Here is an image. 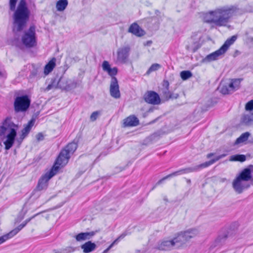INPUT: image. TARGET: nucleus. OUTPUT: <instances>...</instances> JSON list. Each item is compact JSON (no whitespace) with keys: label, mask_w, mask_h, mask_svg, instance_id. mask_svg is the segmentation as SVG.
<instances>
[{"label":"nucleus","mask_w":253,"mask_h":253,"mask_svg":"<svg viewBox=\"0 0 253 253\" xmlns=\"http://www.w3.org/2000/svg\"><path fill=\"white\" fill-rule=\"evenodd\" d=\"M12 237H13V236L12 235V234H11L10 232L6 234H5L0 237V245L5 242L9 239L11 238Z\"/></svg>","instance_id":"obj_40"},{"label":"nucleus","mask_w":253,"mask_h":253,"mask_svg":"<svg viewBox=\"0 0 253 253\" xmlns=\"http://www.w3.org/2000/svg\"><path fill=\"white\" fill-rule=\"evenodd\" d=\"M110 92L111 96L115 98L120 97L121 94L119 90V86L118 80L116 77L111 78Z\"/></svg>","instance_id":"obj_15"},{"label":"nucleus","mask_w":253,"mask_h":253,"mask_svg":"<svg viewBox=\"0 0 253 253\" xmlns=\"http://www.w3.org/2000/svg\"><path fill=\"white\" fill-rule=\"evenodd\" d=\"M56 62V59L55 57L52 58L47 63H55Z\"/></svg>","instance_id":"obj_50"},{"label":"nucleus","mask_w":253,"mask_h":253,"mask_svg":"<svg viewBox=\"0 0 253 253\" xmlns=\"http://www.w3.org/2000/svg\"><path fill=\"white\" fill-rule=\"evenodd\" d=\"M198 44L197 41H195L192 39H190L188 40V44L186 47L187 50L192 52H195L199 48Z\"/></svg>","instance_id":"obj_28"},{"label":"nucleus","mask_w":253,"mask_h":253,"mask_svg":"<svg viewBox=\"0 0 253 253\" xmlns=\"http://www.w3.org/2000/svg\"><path fill=\"white\" fill-rule=\"evenodd\" d=\"M35 120H31L22 130V136L25 137L30 131L35 123Z\"/></svg>","instance_id":"obj_29"},{"label":"nucleus","mask_w":253,"mask_h":253,"mask_svg":"<svg viewBox=\"0 0 253 253\" xmlns=\"http://www.w3.org/2000/svg\"><path fill=\"white\" fill-rule=\"evenodd\" d=\"M198 233L196 229H190L184 232H181L178 233L177 236L174 238L172 241L174 243V246L179 247L182 245L185 244L191 238H193Z\"/></svg>","instance_id":"obj_5"},{"label":"nucleus","mask_w":253,"mask_h":253,"mask_svg":"<svg viewBox=\"0 0 253 253\" xmlns=\"http://www.w3.org/2000/svg\"><path fill=\"white\" fill-rule=\"evenodd\" d=\"M241 180L249 182V181L252 179V171L249 168L244 169L237 176Z\"/></svg>","instance_id":"obj_22"},{"label":"nucleus","mask_w":253,"mask_h":253,"mask_svg":"<svg viewBox=\"0 0 253 253\" xmlns=\"http://www.w3.org/2000/svg\"><path fill=\"white\" fill-rule=\"evenodd\" d=\"M144 98L146 102L153 105H158L161 102L158 94L153 91H148L145 94Z\"/></svg>","instance_id":"obj_14"},{"label":"nucleus","mask_w":253,"mask_h":253,"mask_svg":"<svg viewBox=\"0 0 253 253\" xmlns=\"http://www.w3.org/2000/svg\"><path fill=\"white\" fill-rule=\"evenodd\" d=\"M102 68L103 70L112 77L117 75L118 73V69L116 67L111 68L110 64H102Z\"/></svg>","instance_id":"obj_26"},{"label":"nucleus","mask_w":253,"mask_h":253,"mask_svg":"<svg viewBox=\"0 0 253 253\" xmlns=\"http://www.w3.org/2000/svg\"><path fill=\"white\" fill-rule=\"evenodd\" d=\"M97 231H91L89 232H81L75 236L77 241L81 242L86 240H89L95 235Z\"/></svg>","instance_id":"obj_19"},{"label":"nucleus","mask_w":253,"mask_h":253,"mask_svg":"<svg viewBox=\"0 0 253 253\" xmlns=\"http://www.w3.org/2000/svg\"><path fill=\"white\" fill-rule=\"evenodd\" d=\"M237 36L234 35L232 36L231 38H228L225 42L222 45V46L220 47V48L223 50V51L225 53V52L228 50L230 46L233 44L234 42L237 39Z\"/></svg>","instance_id":"obj_24"},{"label":"nucleus","mask_w":253,"mask_h":253,"mask_svg":"<svg viewBox=\"0 0 253 253\" xmlns=\"http://www.w3.org/2000/svg\"><path fill=\"white\" fill-rule=\"evenodd\" d=\"M187 182L188 183H191V180L190 179H187Z\"/></svg>","instance_id":"obj_57"},{"label":"nucleus","mask_w":253,"mask_h":253,"mask_svg":"<svg viewBox=\"0 0 253 253\" xmlns=\"http://www.w3.org/2000/svg\"><path fill=\"white\" fill-rule=\"evenodd\" d=\"M241 122L246 125H251L253 122V113L243 116L241 119Z\"/></svg>","instance_id":"obj_31"},{"label":"nucleus","mask_w":253,"mask_h":253,"mask_svg":"<svg viewBox=\"0 0 253 253\" xmlns=\"http://www.w3.org/2000/svg\"><path fill=\"white\" fill-rule=\"evenodd\" d=\"M174 247V243L171 240H163L158 244L157 249L162 251H168Z\"/></svg>","instance_id":"obj_20"},{"label":"nucleus","mask_w":253,"mask_h":253,"mask_svg":"<svg viewBox=\"0 0 253 253\" xmlns=\"http://www.w3.org/2000/svg\"><path fill=\"white\" fill-rule=\"evenodd\" d=\"M79 85L78 82L75 79L65 78L60 77L59 78V88L67 91L75 88Z\"/></svg>","instance_id":"obj_10"},{"label":"nucleus","mask_w":253,"mask_h":253,"mask_svg":"<svg viewBox=\"0 0 253 253\" xmlns=\"http://www.w3.org/2000/svg\"><path fill=\"white\" fill-rule=\"evenodd\" d=\"M160 68V64H152L146 72V74L149 75L151 72L158 70Z\"/></svg>","instance_id":"obj_41"},{"label":"nucleus","mask_w":253,"mask_h":253,"mask_svg":"<svg viewBox=\"0 0 253 253\" xmlns=\"http://www.w3.org/2000/svg\"><path fill=\"white\" fill-rule=\"evenodd\" d=\"M99 115L100 112L99 111L93 112L90 116V121L92 122L95 121L97 119Z\"/></svg>","instance_id":"obj_43"},{"label":"nucleus","mask_w":253,"mask_h":253,"mask_svg":"<svg viewBox=\"0 0 253 253\" xmlns=\"http://www.w3.org/2000/svg\"><path fill=\"white\" fill-rule=\"evenodd\" d=\"M31 100L26 95L17 97L14 101V109L16 112H25L30 105Z\"/></svg>","instance_id":"obj_9"},{"label":"nucleus","mask_w":253,"mask_h":253,"mask_svg":"<svg viewBox=\"0 0 253 253\" xmlns=\"http://www.w3.org/2000/svg\"><path fill=\"white\" fill-rule=\"evenodd\" d=\"M23 228L21 226L20 224L17 227L15 228L13 230L10 231L11 234L13 236H15Z\"/></svg>","instance_id":"obj_45"},{"label":"nucleus","mask_w":253,"mask_h":253,"mask_svg":"<svg viewBox=\"0 0 253 253\" xmlns=\"http://www.w3.org/2000/svg\"><path fill=\"white\" fill-rule=\"evenodd\" d=\"M245 109L247 111L253 110V100H250L246 104Z\"/></svg>","instance_id":"obj_44"},{"label":"nucleus","mask_w":253,"mask_h":253,"mask_svg":"<svg viewBox=\"0 0 253 253\" xmlns=\"http://www.w3.org/2000/svg\"><path fill=\"white\" fill-rule=\"evenodd\" d=\"M21 226L23 228L26 225H27V223H26V222H25V221L22 223H21Z\"/></svg>","instance_id":"obj_55"},{"label":"nucleus","mask_w":253,"mask_h":253,"mask_svg":"<svg viewBox=\"0 0 253 253\" xmlns=\"http://www.w3.org/2000/svg\"><path fill=\"white\" fill-rule=\"evenodd\" d=\"M21 226L23 228L26 225H27V223H26V222H25V221L22 223H21Z\"/></svg>","instance_id":"obj_53"},{"label":"nucleus","mask_w":253,"mask_h":253,"mask_svg":"<svg viewBox=\"0 0 253 253\" xmlns=\"http://www.w3.org/2000/svg\"><path fill=\"white\" fill-rule=\"evenodd\" d=\"M56 64H45L43 73L45 76L48 75L55 68Z\"/></svg>","instance_id":"obj_38"},{"label":"nucleus","mask_w":253,"mask_h":253,"mask_svg":"<svg viewBox=\"0 0 253 253\" xmlns=\"http://www.w3.org/2000/svg\"><path fill=\"white\" fill-rule=\"evenodd\" d=\"M59 88V78L56 77L52 79L51 83L45 88L46 91H49L52 88Z\"/></svg>","instance_id":"obj_30"},{"label":"nucleus","mask_w":253,"mask_h":253,"mask_svg":"<svg viewBox=\"0 0 253 253\" xmlns=\"http://www.w3.org/2000/svg\"><path fill=\"white\" fill-rule=\"evenodd\" d=\"M246 159V158L244 155H235L230 157V161L243 162H244Z\"/></svg>","instance_id":"obj_36"},{"label":"nucleus","mask_w":253,"mask_h":253,"mask_svg":"<svg viewBox=\"0 0 253 253\" xmlns=\"http://www.w3.org/2000/svg\"><path fill=\"white\" fill-rule=\"evenodd\" d=\"M226 156V154H222L220 155H219L217 156L216 158L212 159L210 161L208 162H206L203 164H201L200 165H196L194 167H188L184 169H181V173L182 174L193 172H196L200 170L201 169L208 167L209 166L212 165L214 163H215L216 161H218L221 158H223L225 157Z\"/></svg>","instance_id":"obj_7"},{"label":"nucleus","mask_w":253,"mask_h":253,"mask_svg":"<svg viewBox=\"0 0 253 253\" xmlns=\"http://www.w3.org/2000/svg\"><path fill=\"white\" fill-rule=\"evenodd\" d=\"M18 128V125H15L9 118H7L2 125L0 126V136H5L6 138L3 142L6 150H9L13 146Z\"/></svg>","instance_id":"obj_2"},{"label":"nucleus","mask_w":253,"mask_h":253,"mask_svg":"<svg viewBox=\"0 0 253 253\" xmlns=\"http://www.w3.org/2000/svg\"><path fill=\"white\" fill-rule=\"evenodd\" d=\"M68 67L67 65H64L59 67L57 69V73L56 74V77L60 78V77H63V75L68 69Z\"/></svg>","instance_id":"obj_35"},{"label":"nucleus","mask_w":253,"mask_h":253,"mask_svg":"<svg viewBox=\"0 0 253 253\" xmlns=\"http://www.w3.org/2000/svg\"><path fill=\"white\" fill-rule=\"evenodd\" d=\"M35 28L30 27L29 29L25 31L22 37V43L27 47H34L36 45Z\"/></svg>","instance_id":"obj_8"},{"label":"nucleus","mask_w":253,"mask_h":253,"mask_svg":"<svg viewBox=\"0 0 253 253\" xmlns=\"http://www.w3.org/2000/svg\"><path fill=\"white\" fill-rule=\"evenodd\" d=\"M237 36L234 35L232 36L231 38H228L225 42L222 45V46L220 47V48L223 50V51L225 53V52L228 50L230 46L233 44L234 42L237 39Z\"/></svg>","instance_id":"obj_25"},{"label":"nucleus","mask_w":253,"mask_h":253,"mask_svg":"<svg viewBox=\"0 0 253 253\" xmlns=\"http://www.w3.org/2000/svg\"><path fill=\"white\" fill-rule=\"evenodd\" d=\"M214 154L213 153H210V154H208L207 156V157L208 158H210L211 157H212V156H213Z\"/></svg>","instance_id":"obj_52"},{"label":"nucleus","mask_w":253,"mask_h":253,"mask_svg":"<svg viewBox=\"0 0 253 253\" xmlns=\"http://www.w3.org/2000/svg\"><path fill=\"white\" fill-rule=\"evenodd\" d=\"M139 124L138 119L134 115H130L123 120V127H132L138 126Z\"/></svg>","instance_id":"obj_16"},{"label":"nucleus","mask_w":253,"mask_h":253,"mask_svg":"<svg viewBox=\"0 0 253 253\" xmlns=\"http://www.w3.org/2000/svg\"><path fill=\"white\" fill-rule=\"evenodd\" d=\"M163 87L162 88V96L166 100L169 99H176L178 97V93H174L169 90V83L168 81H164L163 84Z\"/></svg>","instance_id":"obj_12"},{"label":"nucleus","mask_w":253,"mask_h":253,"mask_svg":"<svg viewBox=\"0 0 253 253\" xmlns=\"http://www.w3.org/2000/svg\"><path fill=\"white\" fill-rule=\"evenodd\" d=\"M77 144L75 142L68 144L65 149L70 153L73 154L77 148Z\"/></svg>","instance_id":"obj_37"},{"label":"nucleus","mask_w":253,"mask_h":253,"mask_svg":"<svg viewBox=\"0 0 253 253\" xmlns=\"http://www.w3.org/2000/svg\"><path fill=\"white\" fill-rule=\"evenodd\" d=\"M41 72V69L38 68L35 71H33L32 72V74L34 76H37L40 72Z\"/></svg>","instance_id":"obj_48"},{"label":"nucleus","mask_w":253,"mask_h":253,"mask_svg":"<svg viewBox=\"0 0 253 253\" xmlns=\"http://www.w3.org/2000/svg\"><path fill=\"white\" fill-rule=\"evenodd\" d=\"M250 187V184L248 182L240 179L238 177L232 182V187L234 191L238 194H241L243 191Z\"/></svg>","instance_id":"obj_11"},{"label":"nucleus","mask_w":253,"mask_h":253,"mask_svg":"<svg viewBox=\"0 0 253 253\" xmlns=\"http://www.w3.org/2000/svg\"><path fill=\"white\" fill-rule=\"evenodd\" d=\"M68 4V0H58L56 2L55 7L57 11H64Z\"/></svg>","instance_id":"obj_27"},{"label":"nucleus","mask_w":253,"mask_h":253,"mask_svg":"<svg viewBox=\"0 0 253 253\" xmlns=\"http://www.w3.org/2000/svg\"><path fill=\"white\" fill-rule=\"evenodd\" d=\"M250 135V133L249 132H246L245 133H242L240 137H239L235 142H234V145H238L241 143H243L246 141L249 136Z\"/></svg>","instance_id":"obj_32"},{"label":"nucleus","mask_w":253,"mask_h":253,"mask_svg":"<svg viewBox=\"0 0 253 253\" xmlns=\"http://www.w3.org/2000/svg\"><path fill=\"white\" fill-rule=\"evenodd\" d=\"M84 253H89L95 250L96 245L95 243L88 241L81 246Z\"/></svg>","instance_id":"obj_23"},{"label":"nucleus","mask_w":253,"mask_h":253,"mask_svg":"<svg viewBox=\"0 0 253 253\" xmlns=\"http://www.w3.org/2000/svg\"><path fill=\"white\" fill-rule=\"evenodd\" d=\"M130 48L128 46H123L118 49L117 59L119 62H125L128 56Z\"/></svg>","instance_id":"obj_17"},{"label":"nucleus","mask_w":253,"mask_h":253,"mask_svg":"<svg viewBox=\"0 0 253 253\" xmlns=\"http://www.w3.org/2000/svg\"><path fill=\"white\" fill-rule=\"evenodd\" d=\"M128 32L137 36L141 37L144 35V31L140 28L139 25L134 23L132 24L128 29Z\"/></svg>","instance_id":"obj_21"},{"label":"nucleus","mask_w":253,"mask_h":253,"mask_svg":"<svg viewBox=\"0 0 253 253\" xmlns=\"http://www.w3.org/2000/svg\"><path fill=\"white\" fill-rule=\"evenodd\" d=\"M39 213H37V214H36L35 215H34L33 216H32V217H31L30 218H29L28 219H27L26 220H25V222H26V223H28V222H29L32 219L34 218L37 215H38Z\"/></svg>","instance_id":"obj_49"},{"label":"nucleus","mask_w":253,"mask_h":253,"mask_svg":"<svg viewBox=\"0 0 253 253\" xmlns=\"http://www.w3.org/2000/svg\"><path fill=\"white\" fill-rule=\"evenodd\" d=\"M29 16L30 11L25 0H21L13 15L14 30L20 31L22 30L26 26Z\"/></svg>","instance_id":"obj_3"},{"label":"nucleus","mask_w":253,"mask_h":253,"mask_svg":"<svg viewBox=\"0 0 253 253\" xmlns=\"http://www.w3.org/2000/svg\"><path fill=\"white\" fill-rule=\"evenodd\" d=\"M103 63H104V64H106V63H108L107 61H104Z\"/></svg>","instance_id":"obj_59"},{"label":"nucleus","mask_w":253,"mask_h":253,"mask_svg":"<svg viewBox=\"0 0 253 253\" xmlns=\"http://www.w3.org/2000/svg\"><path fill=\"white\" fill-rule=\"evenodd\" d=\"M17 0H10L9 5L11 10H14Z\"/></svg>","instance_id":"obj_46"},{"label":"nucleus","mask_w":253,"mask_h":253,"mask_svg":"<svg viewBox=\"0 0 253 253\" xmlns=\"http://www.w3.org/2000/svg\"><path fill=\"white\" fill-rule=\"evenodd\" d=\"M242 80L241 79H232L229 83H221L218 88L223 94L232 93L239 88Z\"/></svg>","instance_id":"obj_6"},{"label":"nucleus","mask_w":253,"mask_h":253,"mask_svg":"<svg viewBox=\"0 0 253 253\" xmlns=\"http://www.w3.org/2000/svg\"><path fill=\"white\" fill-rule=\"evenodd\" d=\"M250 142L251 143H253V137L251 138V139L250 140Z\"/></svg>","instance_id":"obj_58"},{"label":"nucleus","mask_w":253,"mask_h":253,"mask_svg":"<svg viewBox=\"0 0 253 253\" xmlns=\"http://www.w3.org/2000/svg\"><path fill=\"white\" fill-rule=\"evenodd\" d=\"M21 226L23 228L26 225H27V223H26V222H25V221L22 223H21Z\"/></svg>","instance_id":"obj_54"},{"label":"nucleus","mask_w":253,"mask_h":253,"mask_svg":"<svg viewBox=\"0 0 253 253\" xmlns=\"http://www.w3.org/2000/svg\"><path fill=\"white\" fill-rule=\"evenodd\" d=\"M75 251V248L72 247H67L62 249L61 253H71Z\"/></svg>","instance_id":"obj_42"},{"label":"nucleus","mask_w":253,"mask_h":253,"mask_svg":"<svg viewBox=\"0 0 253 253\" xmlns=\"http://www.w3.org/2000/svg\"><path fill=\"white\" fill-rule=\"evenodd\" d=\"M242 13V11L236 6L226 5L205 13L203 20L216 27L229 28L233 17L241 15Z\"/></svg>","instance_id":"obj_1"},{"label":"nucleus","mask_w":253,"mask_h":253,"mask_svg":"<svg viewBox=\"0 0 253 253\" xmlns=\"http://www.w3.org/2000/svg\"><path fill=\"white\" fill-rule=\"evenodd\" d=\"M5 72L3 71H0V77H4L5 76Z\"/></svg>","instance_id":"obj_51"},{"label":"nucleus","mask_w":253,"mask_h":253,"mask_svg":"<svg viewBox=\"0 0 253 253\" xmlns=\"http://www.w3.org/2000/svg\"><path fill=\"white\" fill-rule=\"evenodd\" d=\"M58 170V166H53L49 171L42 175L39 179L35 190L40 191L46 190L48 187L49 180L56 174Z\"/></svg>","instance_id":"obj_4"},{"label":"nucleus","mask_w":253,"mask_h":253,"mask_svg":"<svg viewBox=\"0 0 253 253\" xmlns=\"http://www.w3.org/2000/svg\"><path fill=\"white\" fill-rule=\"evenodd\" d=\"M54 253H61L62 252V249L57 251V250H54Z\"/></svg>","instance_id":"obj_56"},{"label":"nucleus","mask_w":253,"mask_h":253,"mask_svg":"<svg viewBox=\"0 0 253 253\" xmlns=\"http://www.w3.org/2000/svg\"><path fill=\"white\" fill-rule=\"evenodd\" d=\"M70 153L65 148L63 149L60 153L56 161L53 166L63 167L68 162L70 157Z\"/></svg>","instance_id":"obj_13"},{"label":"nucleus","mask_w":253,"mask_h":253,"mask_svg":"<svg viewBox=\"0 0 253 253\" xmlns=\"http://www.w3.org/2000/svg\"><path fill=\"white\" fill-rule=\"evenodd\" d=\"M130 234V233H129L128 231H126L124 233H123L117 239H116L110 245V246L105 250L102 253H107L108 251L113 247V246L118 243L119 241H120L121 239H123L125 237H126V235Z\"/></svg>","instance_id":"obj_33"},{"label":"nucleus","mask_w":253,"mask_h":253,"mask_svg":"<svg viewBox=\"0 0 253 253\" xmlns=\"http://www.w3.org/2000/svg\"><path fill=\"white\" fill-rule=\"evenodd\" d=\"M192 76L190 71H183L180 73V77L183 80H186Z\"/></svg>","instance_id":"obj_39"},{"label":"nucleus","mask_w":253,"mask_h":253,"mask_svg":"<svg viewBox=\"0 0 253 253\" xmlns=\"http://www.w3.org/2000/svg\"><path fill=\"white\" fill-rule=\"evenodd\" d=\"M181 174H182L181 173L180 169H179L177 171H174V172L166 176L165 177H163V178H162L161 179L159 180L157 182V183H156V185H159V184H161L164 180H165L166 179H167L169 178H170V177H171L173 176H176L181 175Z\"/></svg>","instance_id":"obj_34"},{"label":"nucleus","mask_w":253,"mask_h":253,"mask_svg":"<svg viewBox=\"0 0 253 253\" xmlns=\"http://www.w3.org/2000/svg\"><path fill=\"white\" fill-rule=\"evenodd\" d=\"M36 138L39 141H42L43 140L44 136L42 133L40 132L36 135Z\"/></svg>","instance_id":"obj_47"},{"label":"nucleus","mask_w":253,"mask_h":253,"mask_svg":"<svg viewBox=\"0 0 253 253\" xmlns=\"http://www.w3.org/2000/svg\"><path fill=\"white\" fill-rule=\"evenodd\" d=\"M225 53L220 48L215 51L209 54L204 59L205 62H212L221 58Z\"/></svg>","instance_id":"obj_18"}]
</instances>
